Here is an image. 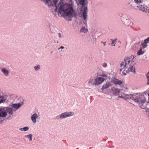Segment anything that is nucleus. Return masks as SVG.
I'll use <instances>...</instances> for the list:
<instances>
[{
  "label": "nucleus",
  "instance_id": "obj_33",
  "mask_svg": "<svg viewBox=\"0 0 149 149\" xmlns=\"http://www.w3.org/2000/svg\"><path fill=\"white\" fill-rule=\"evenodd\" d=\"M87 18V17L86 18ZM83 19H84V21H83V23L85 24V25H86V24H87V22H86V19H87V18H86L85 19H84L83 18Z\"/></svg>",
  "mask_w": 149,
  "mask_h": 149
},
{
  "label": "nucleus",
  "instance_id": "obj_38",
  "mask_svg": "<svg viewBox=\"0 0 149 149\" xmlns=\"http://www.w3.org/2000/svg\"><path fill=\"white\" fill-rule=\"evenodd\" d=\"M118 97H119L122 98H124V97L122 96H119Z\"/></svg>",
  "mask_w": 149,
  "mask_h": 149
},
{
  "label": "nucleus",
  "instance_id": "obj_9",
  "mask_svg": "<svg viewBox=\"0 0 149 149\" xmlns=\"http://www.w3.org/2000/svg\"><path fill=\"white\" fill-rule=\"evenodd\" d=\"M7 113H6L4 107L0 108V118L6 117L7 116Z\"/></svg>",
  "mask_w": 149,
  "mask_h": 149
},
{
  "label": "nucleus",
  "instance_id": "obj_10",
  "mask_svg": "<svg viewBox=\"0 0 149 149\" xmlns=\"http://www.w3.org/2000/svg\"><path fill=\"white\" fill-rule=\"evenodd\" d=\"M120 90L114 87L112 88L111 91L113 95L116 96L119 94L120 92Z\"/></svg>",
  "mask_w": 149,
  "mask_h": 149
},
{
  "label": "nucleus",
  "instance_id": "obj_37",
  "mask_svg": "<svg viewBox=\"0 0 149 149\" xmlns=\"http://www.w3.org/2000/svg\"><path fill=\"white\" fill-rule=\"evenodd\" d=\"M58 35L59 37V38L61 37V34L60 33H58Z\"/></svg>",
  "mask_w": 149,
  "mask_h": 149
},
{
  "label": "nucleus",
  "instance_id": "obj_2",
  "mask_svg": "<svg viewBox=\"0 0 149 149\" xmlns=\"http://www.w3.org/2000/svg\"><path fill=\"white\" fill-rule=\"evenodd\" d=\"M136 64L134 61L131 60L130 58H126L120 63V67L121 68L120 69V71H121L124 69H127L129 72H130L135 74L136 73L135 65Z\"/></svg>",
  "mask_w": 149,
  "mask_h": 149
},
{
  "label": "nucleus",
  "instance_id": "obj_40",
  "mask_svg": "<svg viewBox=\"0 0 149 149\" xmlns=\"http://www.w3.org/2000/svg\"><path fill=\"white\" fill-rule=\"evenodd\" d=\"M94 39H95V40L96 39V38H94Z\"/></svg>",
  "mask_w": 149,
  "mask_h": 149
},
{
  "label": "nucleus",
  "instance_id": "obj_19",
  "mask_svg": "<svg viewBox=\"0 0 149 149\" xmlns=\"http://www.w3.org/2000/svg\"><path fill=\"white\" fill-rule=\"evenodd\" d=\"M81 32H83L84 33H86L88 32V30L86 29L85 27H83L80 30Z\"/></svg>",
  "mask_w": 149,
  "mask_h": 149
},
{
  "label": "nucleus",
  "instance_id": "obj_4",
  "mask_svg": "<svg viewBox=\"0 0 149 149\" xmlns=\"http://www.w3.org/2000/svg\"><path fill=\"white\" fill-rule=\"evenodd\" d=\"M76 1L77 4L82 5L80 7H79L78 11L79 13L82 14L83 18L85 19L87 18V9L84 6L87 4L86 0H76Z\"/></svg>",
  "mask_w": 149,
  "mask_h": 149
},
{
  "label": "nucleus",
  "instance_id": "obj_13",
  "mask_svg": "<svg viewBox=\"0 0 149 149\" xmlns=\"http://www.w3.org/2000/svg\"><path fill=\"white\" fill-rule=\"evenodd\" d=\"M114 84L116 85H120L123 83L122 81L116 78H114L111 81Z\"/></svg>",
  "mask_w": 149,
  "mask_h": 149
},
{
  "label": "nucleus",
  "instance_id": "obj_27",
  "mask_svg": "<svg viewBox=\"0 0 149 149\" xmlns=\"http://www.w3.org/2000/svg\"><path fill=\"white\" fill-rule=\"evenodd\" d=\"M144 42L146 43H149V37L144 40Z\"/></svg>",
  "mask_w": 149,
  "mask_h": 149
},
{
  "label": "nucleus",
  "instance_id": "obj_34",
  "mask_svg": "<svg viewBox=\"0 0 149 149\" xmlns=\"http://www.w3.org/2000/svg\"><path fill=\"white\" fill-rule=\"evenodd\" d=\"M102 77H107V75L104 74H102Z\"/></svg>",
  "mask_w": 149,
  "mask_h": 149
},
{
  "label": "nucleus",
  "instance_id": "obj_20",
  "mask_svg": "<svg viewBox=\"0 0 149 149\" xmlns=\"http://www.w3.org/2000/svg\"><path fill=\"white\" fill-rule=\"evenodd\" d=\"M25 137L27 138L30 141H31L32 139L33 135L32 134L25 135Z\"/></svg>",
  "mask_w": 149,
  "mask_h": 149
},
{
  "label": "nucleus",
  "instance_id": "obj_30",
  "mask_svg": "<svg viewBox=\"0 0 149 149\" xmlns=\"http://www.w3.org/2000/svg\"><path fill=\"white\" fill-rule=\"evenodd\" d=\"M56 119H61V116H60V115H58L56 117Z\"/></svg>",
  "mask_w": 149,
  "mask_h": 149
},
{
  "label": "nucleus",
  "instance_id": "obj_36",
  "mask_svg": "<svg viewBox=\"0 0 149 149\" xmlns=\"http://www.w3.org/2000/svg\"><path fill=\"white\" fill-rule=\"evenodd\" d=\"M64 48V47L63 46H61L60 48H59L58 49L59 50V49H63Z\"/></svg>",
  "mask_w": 149,
  "mask_h": 149
},
{
  "label": "nucleus",
  "instance_id": "obj_28",
  "mask_svg": "<svg viewBox=\"0 0 149 149\" xmlns=\"http://www.w3.org/2000/svg\"><path fill=\"white\" fill-rule=\"evenodd\" d=\"M111 40L112 41L111 44H114L115 43H116L117 39L116 38H115L114 40L112 39H111Z\"/></svg>",
  "mask_w": 149,
  "mask_h": 149
},
{
  "label": "nucleus",
  "instance_id": "obj_18",
  "mask_svg": "<svg viewBox=\"0 0 149 149\" xmlns=\"http://www.w3.org/2000/svg\"><path fill=\"white\" fill-rule=\"evenodd\" d=\"M111 85V84L109 83H107L102 86L101 89L103 90L105 89H107L109 88Z\"/></svg>",
  "mask_w": 149,
  "mask_h": 149
},
{
  "label": "nucleus",
  "instance_id": "obj_14",
  "mask_svg": "<svg viewBox=\"0 0 149 149\" xmlns=\"http://www.w3.org/2000/svg\"><path fill=\"white\" fill-rule=\"evenodd\" d=\"M1 71L6 77H8L9 76V72L8 70L5 68H2L1 70Z\"/></svg>",
  "mask_w": 149,
  "mask_h": 149
},
{
  "label": "nucleus",
  "instance_id": "obj_23",
  "mask_svg": "<svg viewBox=\"0 0 149 149\" xmlns=\"http://www.w3.org/2000/svg\"><path fill=\"white\" fill-rule=\"evenodd\" d=\"M122 72V71H121ZM129 72V71H128V70H125L124 69L123 71H122V75H125L127 74V73H128Z\"/></svg>",
  "mask_w": 149,
  "mask_h": 149
},
{
  "label": "nucleus",
  "instance_id": "obj_24",
  "mask_svg": "<svg viewBox=\"0 0 149 149\" xmlns=\"http://www.w3.org/2000/svg\"><path fill=\"white\" fill-rule=\"evenodd\" d=\"M141 45L142 47V49H144L146 48L147 46L148 45L146 43H145V42L142 43L141 44Z\"/></svg>",
  "mask_w": 149,
  "mask_h": 149
},
{
  "label": "nucleus",
  "instance_id": "obj_32",
  "mask_svg": "<svg viewBox=\"0 0 149 149\" xmlns=\"http://www.w3.org/2000/svg\"><path fill=\"white\" fill-rule=\"evenodd\" d=\"M134 1L136 3H140L141 1V0H134Z\"/></svg>",
  "mask_w": 149,
  "mask_h": 149
},
{
  "label": "nucleus",
  "instance_id": "obj_31",
  "mask_svg": "<svg viewBox=\"0 0 149 149\" xmlns=\"http://www.w3.org/2000/svg\"><path fill=\"white\" fill-rule=\"evenodd\" d=\"M136 56H134V55H132L131 56V57L132 58V60L131 59V60H133V61H134V58Z\"/></svg>",
  "mask_w": 149,
  "mask_h": 149
},
{
  "label": "nucleus",
  "instance_id": "obj_5",
  "mask_svg": "<svg viewBox=\"0 0 149 149\" xmlns=\"http://www.w3.org/2000/svg\"><path fill=\"white\" fill-rule=\"evenodd\" d=\"M104 80V79L100 77H91L86 83L88 86L92 85L97 86L102 84Z\"/></svg>",
  "mask_w": 149,
  "mask_h": 149
},
{
  "label": "nucleus",
  "instance_id": "obj_15",
  "mask_svg": "<svg viewBox=\"0 0 149 149\" xmlns=\"http://www.w3.org/2000/svg\"><path fill=\"white\" fill-rule=\"evenodd\" d=\"M5 109V112L6 113H8L10 115L13 114V109L12 108L4 107Z\"/></svg>",
  "mask_w": 149,
  "mask_h": 149
},
{
  "label": "nucleus",
  "instance_id": "obj_17",
  "mask_svg": "<svg viewBox=\"0 0 149 149\" xmlns=\"http://www.w3.org/2000/svg\"><path fill=\"white\" fill-rule=\"evenodd\" d=\"M23 104V102L13 104L12 105V107L13 108H15L16 110H17Z\"/></svg>",
  "mask_w": 149,
  "mask_h": 149
},
{
  "label": "nucleus",
  "instance_id": "obj_6",
  "mask_svg": "<svg viewBox=\"0 0 149 149\" xmlns=\"http://www.w3.org/2000/svg\"><path fill=\"white\" fill-rule=\"evenodd\" d=\"M119 15L121 19L123 22L125 26H129L130 25L131 22L126 16L121 13H120Z\"/></svg>",
  "mask_w": 149,
  "mask_h": 149
},
{
  "label": "nucleus",
  "instance_id": "obj_39",
  "mask_svg": "<svg viewBox=\"0 0 149 149\" xmlns=\"http://www.w3.org/2000/svg\"><path fill=\"white\" fill-rule=\"evenodd\" d=\"M111 46H115V45L114 44L113 45V44H111Z\"/></svg>",
  "mask_w": 149,
  "mask_h": 149
},
{
  "label": "nucleus",
  "instance_id": "obj_11",
  "mask_svg": "<svg viewBox=\"0 0 149 149\" xmlns=\"http://www.w3.org/2000/svg\"><path fill=\"white\" fill-rule=\"evenodd\" d=\"M6 96L0 92V104L4 102L6 99Z\"/></svg>",
  "mask_w": 149,
  "mask_h": 149
},
{
  "label": "nucleus",
  "instance_id": "obj_26",
  "mask_svg": "<svg viewBox=\"0 0 149 149\" xmlns=\"http://www.w3.org/2000/svg\"><path fill=\"white\" fill-rule=\"evenodd\" d=\"M146 76L147 77L148 79L147 84L148 85H149V71L146 74Z\"/></svg>",
  "mask_w": 149,
  "mask_h": 149
},
{
  "label": "nucleus",
  "instance_id": "obj_25",
  "mask_svg": "<svg viewBox=\"0 0 149 149\" xmlns=\"http://www.w3.org/2000/svg\"><path fill=\"white\" fill-rule=\"evenodd\" d=\"M40 65H38L34 67V69L36 71H38L40 69Z\"/></svg>",
  "mask_w": 149,
  "mask_h": 149
},
{
  "label": "nucleus",
  "instance_id": "obj_3",
  "mask_svg": "<svg viewBox=\"0 0 149 149\" xmlns=\"http://www.w3.org/2000/svg\"><path fill=\"white\" fill-rule=\"evenodd\" d=\"M144 94L145 95H146L145 92H144L143 94L137 93L135 95H132L130 99L138 104L140 107H141L146 102V98L144 95Z\"/></svg>",
  "mask_w": 149,
  "mask_h": 149
},
{
  "label": "nucleus",
  "instance_id": "obj_29",
  "mask_svg": "<svg viewBox=\"0 0 149 149\" xmlns=\"http://www.w3.org/2000/svg\"><path fill=\"white\" fill-rule=\"evenodd\" d=\"M102 66L104 68H106L107 67V64L106 63H104L102 64Z\"/></svg>",
  "mask_w": 149,
  "mask_h": 149
},
{
  "label": "nucleus",
  "instance_id": "obj_21",
  "mask_svg": "<svg viewBox=\"0 0 149 149\" xmlns=\"http://www.w3.org/2000/svg\"><path fill=\"white\" fill-rule=\"evenodd\" d=\"M142 48L140 47V49L138 51L137 54L139 56L143 54L144 53V52L142 51Z\"/></svg>",
  "mask_w": 149,
  "mask_h": 149
},
{
  "label": "nucleus",
  "instance_id": "obj_1",
  "mask_svg": "<svg viewBox=\"0 0 149 149\" xmlns=\"http://www.w3.org/2000/svg\"><path fill=\"white\" fill-rule=\"evenodd\" d=\"M67 0L69 2V4L64 3L60 1L57 6L58 0H54L53 1H51V0H40L45 5H47L52 12H55L58 10V15L60 14L66 20L70 21L71 20V17H75L76 14L72 7V0Z\"/></svg>",
  "mask_w": 149,
  "mask_h": 149
},
{
  "label": "nucleus",
  "instance_id": "obj_12",
  "mask_svg": "<svg viewBox=\"0 0 149 149\" xmlns=\"http://www.w3.org/2000/svg\"><path fill=\"white\" fill-rule=\"evenodd\" d=\"M6 96L0 92V104L4 102L6 99Z\"/></svg>",
  "mask_w": 149,
  "mask_h": 149
},
{
  "label": "nucleus",
  "instance_id": "obj_7",
  "mask_svg": "<svg viewBox=\"0 0 149 149\" xmlns=\"http://www.w3.org/2000/svg\"><path fill=\"white\" fill-rule=\"evenodd\" d=\"M60 115L61 117V119H63L73 116L74 115V113L72 111H66L63 112Z\"/></svg>",
  "mask_w": 149,
  "mask_h": 149
},
{
  "label": "nucleus",
  "instance_id": "obj_35",
  "mask_svg": "<svg viewBox=\"0 0 149 149\" xmlns=\"http://www.w3.org/2000/svg\"><path fill=\"white\" fill-rule=\"evenodd\" d=\"M101 43H103V44L104 45V46H105V45H106V42H103L102 41H101Z\"/></svg>",
  "mask_w": 149,
  "mask_h": 149
},
{
  "label": "nucleus",
  "instance_id": "obj_41",
  "mask_svg": "<svg viewBox=\"0 0 149 149\" xmlns=\"http://www.w3.org/2000/svg\"><path fill=\"white\" fill-rule=\"evenodd\" d=\"M119 42H120V41H119Z\"/></svg>",
  "mask_w": 149,
  "mask_h": 149
},
{
  "label": "nucleus",
  "instance_id": "obj_16",
  "mask_svg": "<svg viewBox=\"0 0 149 149\" xmlns=\"http://www.w3.org/2000/svg\"><path fill=\"white\" fill-rule=\"evenodd\" d=\"M38 117V115L36 113L33 114L31 116V118L32 122L33 123L36 122V119Z\"/></svg>",
  "mask_w": 149,
  "mask_h": 149
},
{
  "label": "nucleus",
  "instance_id": "obj_8",
  "mask_svg": "<svg viewBox=\"0 0 149 149\" xmlns=\"http://www.w3.org/2000/svg\"><path fill=\"white\" fill-rule=\"evenodd\" d=\"M137 7L140 10L142 11L149 13V7L144 5H140Z\"/></svg>",
  "mask_w": 149,
  "mask_h": 149
},
{
  "label": "nucleus",
  "instance_id": "obj_22",
  "mask_svg": "<svg viewBox=\"0 0 149 149\" xmlns=\"http://www.w3.org/2000/svg\"><path fill=\"white\" fill-rule=\"evenodd\" d=\"M29 127H26L23 128H20L19 129V130L21 131H26L29 130Z\"/></svg>",
  "mask_w": 149,
  "mask_h": 149
}]
</instances>
